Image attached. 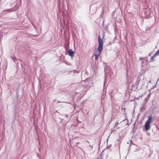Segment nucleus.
Segmentation results:
<instances>
[{
    "label": "nucleus",
    "mask_w": 159,
    "mask_h": 159,
    "mask_svg": "<svg viewBox=\"0 0 159 159\" xmlns=\"http://www.w3.org/2000/svg\"><path fill=\"white\" fill-rule=\"evenodd\" d=\"M89 146L90 147H91L92 149L93 148V147L92 146H91V145H89Z\"/></svg>",
    "instance_id": "15"
},
{
    "label": "nucleus",
    "mask_w": 159,
    "mask_h": 159,
    "mask_svg": "<svg viewBox=\"0 0 159 159\" xmlns=\"http://www.w3.org/2000/svg\"><path fill=\"white\" fill-rule=\"evenodd\" d=\"M107 75L106 74V75H105V81H106V79H107Z\"/></svg>",
    "instance_id": "9"
},
{
    "label": "nucleus",
    "mask_w": 159,
    "mask_h": 159,
    "mask_svg": "<svg viewBox=\"0 0 159 159\" xmlns=\"http://www.w3.org/2000/svg\"><path fill=\"white\" fill-rule=\"evenodd\" d=\"M68 116L67 115H65V117H68Z\"/></svg>",
    "instance_id": "14"
},
{
    "label": "nucleus",
    "mask_w": 159,
    "mask_h": 159,
    "mask_svg": "<svg viewBox=\"0 0 159 159\" xmlns=\"http://www.w3.org/2000/svg\"><path fill=\"white\" fill-rule=\"evenodd\" d=\"M156 56H155L154 55L151 58L150 61L151 62L153 61L154 60V58Z\"/></svg>",
    "instance_id": "5"
},
{
    "label": "nucleus",
    "mask_w": 159,
    "mask_h": 159,
    "mask_svg": "<svg viewBox=\"0 0 159 159\" xmlns=\"http://www.w3.org/2000/svg\"><path fill=\"white\" fill-rule=\"evenodd\" d=\"M159 55V49L154 54L155 56H157Z\"/></svg>",
    "instance_id": "6"
},
{
    "label": "nucleus",
    "mask_w": 159,
    "mask_h": 159,
    "mask_svg": "<svg viewBox=\"0 0 159 159\" xmlns=\"http://www.w3.org/2000/svg\"><path fill=\"white\" fill-rule=\"evenodd\" d=\"M147 57H140L139 58V61H141V60H143V59H145Z\"/></svg>",
    "instance_id": "7"
},
{
    "label": "nucleus",
    "mask_w": 159,
    "mask_h": 159,
    "mask_svg": "<svg viewBox=\"0 0 159 159\" xmlns=\"http://www.w3.org/2000/svg\"><path fill=\"white\" fill-rule=\"evenodd\" d=\"M151 53H150L149 54H148V56H151Z\"/></svg>",
    "instance_id": "13"
},
{
    "label": "nucleus",
    "mask_w": 159,
    "mask_h": 159,
    "mask_svg": "<svg viewBox=\"0 0 159 159\" xmlns=\"http://www.w3.org/2000/svg\"><path fill=\"white\" fill-rule=\"evenodd\" d=\"M152 117L151 116H148V119L147 121L146 122L150 123L152 120Z\"/></svg>",
    "instance_id": "4"
},
{
    "label": "nucleus",
    "mask_w": 159,
    "mask_h": 159,
    "mask_svg": "<svg viewBox=\"0 0 159 159\" xmlns=\"http://www.w3.org/2000/svg\"><path fill=\"white\" fill-rule=\"evenodd\" d=\"M134 127H133V129H134Z\"/></svg>",
    "instance_id": "18"
},
{
    "label": "nucleus",
    "mask_w": 159,
    "mask_h": 159,
    "mask_svg": "<svg viewBox=\"0 0 159 159\" xmlns=\"http://www.w3.org/2000/svg\"><path fill=\"white\" fill-rule=\"evenodd\" d=\"M20 2H21V0H20Z\"/></svg>",
    "instance_id": "20"
},
{
    "label": "nucleus",
    "mask_w": 159,
    "mask_h": 159,
    "mask_svg": "<svg viewBox=\"0 0 159 159\" xmlns=\"http://www.w3.org/2000/svg\"><path fill=\"white\" fill-rule=\"evenodd\" d=\"M150 93H149L148 96V97H147V98H149L150 97Z\"/></svg>",
    "instance_id": "12"
},
{
    "label": "nucleus",
    "mask_w": 159,
    "mask_h": 159,
    "mask_svg": "<svg viewBox=\"0 0 159 159\" xmlns=\"http://www.w3.org/2000/svg\"><path fill=\"white\" fill-rule=\"evenodd\" d=\"M63 120V119H61V121H60V123H61V121Z\"/></svg>",
    "instance_id": "17"
},
{
    "label": "nucleus",
    "mask_w": 159,
    "mask_h": 159,
    "mask_svg": "<svg viewBox=\"0 0 159 159\" xmlns=\"http://www.w3.org/2000/svg\"><path fill=\"white\" fill-rule=\"evenodd\" d=\"M86 142H87V143H89V141H86Z\"/></svg>",
    "instance_id": "19"
},
{
    "label": "nucleus",
    "mask_w": 159,
    "mask_h": 159,
    "mask_svg": "<svg viewBox=\"0 0 159 159\" xmlns=\"http://www.w3.org/2000/svg\"><path fill=\"white\" fill-rule=\"evenodd\" d=\"M125 120H123L122 121L120 122V123L122 122V121H124Z\"/></svg>",
    "instance_id": "16"
},
{
    "label": "nucleus",
    "mask_w": 159,
    "mask_h": 159,
    "mask_svg": "<svg viewBox=\"0 0 159 159\" xmlns=\"http://www.w3.org/2000/svg\"><path fill=\"white\" fill-rule=\"evenodd\" d=\"M150 124L146 122L145 125V128L146 130H149L150 128Z\"/></svg>",
    "instance_id": "2"
},
{
    "label": "nucleus",
    "mask_w": 159,
    "mask_h": 159,
    "mask_svg": "<svg viewBox=\"0 0 159 159\" xmlns=\"http://www.w3.org/2000/svg\"><path fill=\"white\" fill-rule=\"evenodd\" d=\"M98 49L94 50V55L99 56L101 54L103 49V41L102 39L100 38V36L98 37Z\"/></svg>",
    "instance_id": "1"
},
{
    "label": "nucleus",
    "mask_w": 159,
    "mask_h": 159,
    "mask_svg": "<svg viewBox=\"0 0 159 159\" xmlns=\"http://www.w3.org/2000/svg\"><path fill=\"white\" fill-rule=\"evenodd\" d=\"M119 123L118 122H116V124H115V127L116 126L118 125V124Z\"/></svg>",
    "instance_id": "10"
},
{
    "label": "nucleus",
    "mask_w": 159,
    "mask_h": 159,
    "mask_svg": "<svg viewBox=\"0 0 159 159\" xmlns=\"http://www.w3.org/2000/svg\"><path fill=\"white\" fill-rule=\"evenodd\" d=\"M69 55L71 57H73L74 55V52L72 49L69 50L68 52Z\"/></svg>",
    "instance_id": "3"
},
{
    "label": "nucleus",
    "mask_w": 159,
    "mask_h": 159,
    "mask_svg": "<svg viewBox=\"0 0 159 159\" xmlns=\"http://www.w3.org/2000/svg\"><path fill=\"white\" fill-rule=\"evenodd\" d=\"M11 11V10L10 9H7V10H6L5 11H8L10 12Z\"/></svg>",
    "instance_id": "11"
},
{
    "label": "nucleus",
    "mask_w": 159,
    "mask_h": 159,
    "mask_svg": "<svg viewBox=\"0 0 159 159\" xmlns=\"http://www.w3.org/2000/svg\"><path fill=\"white\" fill-rule=\"evenodd\" d=\"M95 56V60H97L98 59V57L99 56L98 55H94Z\"/></svg>",
    "instance_id": "8"
}]
</instances>
